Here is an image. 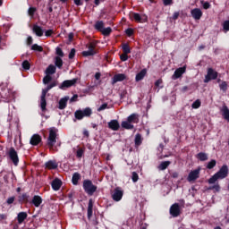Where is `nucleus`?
I'll use <instances>...</instances> for the list:
<instances>
[{
  "instance_id": "nucleus-1",
  "label": "nucleus",
  "mask_w": 229,
  "mask_h": 229,
  "mask_svg": "<svg viewBox=\"0 0 229 229\" xmlns=\"http://www.w3.org/2000/svg\"><path fill=\"white\" fill-rule=\"evenodd\" d=\"M228 176V165H224L208 181L210 185L216 183L217 180H225Z\"/></svg>"
},
{
  "instance_id": "nucleus-2",
  "label": "nucleus",
  "mask_w": 229,
  "mask_h": 229,
  "mask_svg": "<svg viewBox=\"0 0 229 229\" xmlns=\"http://www.w3.org/2000/svg\"><path fill=\"white\" fill-rule=\"evenodd\" d=\"M82 187L88 196H94V192L98 191V186L94 185L89 179L83 181Z\"/></svg>"
},
{
  "instance_id": "nucleus-3",
  "label": "nucleus",
  "mask_w": 229,
  "mask_h": 229,
  "mask_svg": "<svg viewBox=\"0 0 229 229\" xmlns=\"http://www.w3.org/2000/svg\"><path fill=\"white\" fill-rule=\"evenodd\" d=\"M57 130L55 128H51L49 130L48 138L47 140V146H48L49 149H53L55 148V144H56V134Z\"/></svg>"
},
{
  "instance_id": "nucleus-4",
  "label": "nucleus",
  "mask_w": 229,
  "mask_h": 229,
  "mask_svg": "<svg viewBox=\"0 0 229 229\" xmlns=\"http://www.w3.org/2000/svg\"><path fill=\"white\" fill-rule=\"evenodd\" d=\"M92 115V109L90 107H86L84 109H79L75 111L74 117L77 121H81L83 117H90Z\"/></svg>"
},
{
  "instance_id": "nucleus-5",
  "label": "nucleus",
  "mask_w": 229,
  "mask_h": 229,
  "mask_svg": "<svg viewBox=\"0 0 229 229\" xmlns=\"http://www.w3.org/2000/svg\"><path fill=\"white\" fill-rule=\"evenodd\" d=\"M218 72H216L212 68L208 69V73L205 76L204 83H208L209 81H212V80H217Z\"/></svg>"
},
{
  "instance_id": "nucleus-6",
  "label": "nucleus",
  "mask_w": 229,
  "mask_h": 229,
  "mask_svg": "<svg viewBox=\"0 0 229 229\" xmlns=\"http://www.w3.org/2000/svg\"><path fill=\"white\" fill-rule=\"evenodd\" d=\"M8 157L13 162V165H19V155L14 148H11L8 152Z\"/></svg>"
},
{
  "instance_id": "nucleus-7",
  "label": "nucleus",
  "mask_w": 229,
  "mask_h": 229,
  "mask_svg": "<svg viewBox=\"0 0 229 229\" xmlns=\"http://www.w3.org/2000/svg\"><path fill=\"white\" fill-rule=\"evenodd\" d=\"M199 173H201V167H198L197 169L191 171L188 174L187 181L190 182H196V180L199 178Z\"/></svg>"
},
{
  "instance_id": "nucleus-8",
  "label": "nucleus",
  "mask_w": 229,
  "mask_h": 229,
  "mask_svg": "<svg viewBox=\"0 0 229 229\" xmlns=\"http://www.w3.org/2000/svg\"><path fill=\"white\" fill-rule=\"evenodd\" d=\"M76 83H78V79L67 80L62 82V84L59 86V89H61V90H64V89L74 87Z\"/></svg>"
},
{
  "instance_id": "nucleus-9",
  "label": "nucleus",
  "mask_w": 229,
  "mask_h": 229,
  "mask_svg": "<svg viewBox=\"0 0 229 229\" xmlns=\"http://www.w3.org/2000/svg\"><path fill=\"white\" fill-rule=\"evenodd\" d=\"M182 214L180 204L174 203L170 207V215L172 217H178Z\"/></svg>"
},
{
  "instance_id": "nucleus-10",
  "label": "nucleus",
  "mask_w": 229,
  "mask_h": 229,
  "mask_svg": "<svg viewBox=\"0 0 229 229\" xmlns=\"http://www.w3.org/2000/svg\"><path fill=\"white\" fill-rule=\"evenodd\" d=\"M123 191H121V188L117 187L114 189V193L112 194V199L114 201H121L123 199Z\"/></svg>"
},
{
  "instance_id": "nucleus-11",
  "label": "nucleus",
  "mask_w": 229,
  "mask_h": 229,
  "mask_svg": "<svg viewBox=\"0 0 229 229\" xmlns=\"http://www.w3.org/2000/svg\"><path fill=\"white\" fill-rule=\"evenodd\" d=\"M185 71H187L185 66L177 68L172 76V80H178V78H182V75L185 74Z\"/></svg>"
},
{
  "instance_id": "nucleus-12",
  "label": "nucleus",
  "mask_w": 229,
  "mask_h": 229,
  "mask_svg": "<svg viewBox=\"0 0 229 229\" xmlns=\"http://www.w3.org/2000/svg\"><path fill=\"white\" fill-rule=\"evenodd\" d=\"M40 142H42V136L39 134H34L31 136L30 140V144L31 146H38V144H40Z\"/></svg>"
},
{
  "instance_id": "nucleus-13",
  "label": "nucleus",
  "mask_w": 229,
  "mask_h": 229,
  "mask_svg": "<svg viewBox=\"0 0 229 229\" xmlns=\"http://www.w3.org/2000/svg\"><path fill=\"white\" fill-rule=\"evenodd\" d=\"M191 17H193L195 21H199V19L203 17V12H201V9L199 8L192 9L191 11Z\"/></svg>"
},
{
  "instance_id": "nucleus-14",
  "label": "nucleus",
  "mask_w": 229,
  "mask_h": 229,
  "mask_svg": "<svg viewBox=\"0 0 229 229\" xmlns=\"http://www.w3.org/2000/svg\"><path fill=\"white\" fill-rule=\"evenodd\" d=\"M126 80V74L123 73H116L112 78V85H115V83L119 81H124Z\"/></svg>"
},
{
  "instance_id": "nucleus-15",
  "label": "nucleus",
  "mask_w": 229,
  "mask_h": 229,
  "mask_svg": "<svg viewBox=\"0 0 229 229\" xmlns=\"http://www.w3.org/2000/svg\"><path fill=\"white\" fill-rule=\"evenodd\" d=\"M107 126L109 130H112L113 131H118L119 128H121L119 121L117 120H111L110 122H108Z\"/></svg>"
},
{
  "instance_id": "nucleus-16",
  "label": "nucleus",
  "mask_w": 229,
  "mask_h": 229,
  "mask_svg": "<svg viewBox=\"0 0 229 229\" xmlns=\"http://www.w3.org/2000/svg\"><path fill=\"white\" fill-rule=\"evenodd\" d=\"M16 219H17L18 225H22L24 221L28 219V213L24 211L18 213Z\"/></svg>"
},
{
  "instance_id": "nucleus-17",
  "label": "nucleus",
  "mask_w": 229,
  "mask_h": 229,
  "mask_svg": "<svg viewBox=\"0 0 229 229\" xmlns=\"http://www.w3.org/2000/svg\"><path fill=\"white\" fill-rule=\"evenodd\" d=\"M42 197L38 196V195H35L31 201L30 204L34 205V207H36V208H38V207H40V205H42Z\"/></svg>"
},
{
  "instance_id": "nucleus-18",
  "label": "nucleus",
  "mask_w": 229,
  "mask_h": 229,
  "mask_svg": "<svg viewBox=\"0 0 229 229\" xmlns=\"http://www.w3.org/2000/svg\"><path fill=\"white\" fill-rule=\"evenodd\" d=\"M45 167L49 171H53L55 169H58V163H56V161L49 160L45 163Z\"/></svg>"
},
{
  "instance_id": "nucleus-19",
  "label": "nucleus",
  "mask_w": 229,
  "mask_h": 229,
  "mask_svg": "<svg viewBox=\"0 0 229 229\" xmlns=\"http://www.w3.org/2000/svg\"><path fill=\"white\" fill-rule=\"evenodd\" d=\"M62 180L55 178L52 181L51 185L53 191H60V188L62 187Z\"/></svg>"
},
{
  "instance_id": "nucleus-20",
  "label": "nucleus",
  "mask_w": 229,
  "mask_h": 229,
  "mask_svg": "<svg viewBox=\"0 0 229 229\" xmlns=\"http://www.w3.org/2000/svg\"><path fill=\"white\" fill-rule=\"evenodd\" d=\"M32 31L33 33H35V35H37V37H43L44 36V30L42 29V27L34 24L32 27Z\"/></svg>"
},
{
  "instance_id": "nucleus-21",
  "label": "nucleus",
  "mask_w": 229,
  "mask_h": 229,
  "mask_svg": "<svg viewBox=\"0 0 229 229\" xmlns=\"http://www.w3.org/2000/svg\"><path fill=\"white\" fill-rule=\"evenodd\" d=\"M18 202L20 204L22 203H30V194L28 193H22L21 195L18 196Z\"/></svg>"
},
{
  "instance_id": "nucleus-22",
  "label": "nucleus",
  "mask_w": 229,
  "mask_h": 229,
  "mask_svg": "<svg viewBox=\"0 0 229 229\" xmlns=\"http://www.w3.org/2000/svg\"><path fill=\"white\" fill-rule=\"evenodd\" d=\"M69 101V97H64L59 100V110H65L67 108V102Z\"/></svg>"
},
{
  "instance_id": "nucleus-23",
  "label": "nucleus",
  "mask_w": 229,
  "mask_h": 229,
  "mask_svg": "<svg viewBox=\"0 0 229 229\" xmlns=\"http://www.w3.org/2000/svg\"><path fill=\"white\" fill-rule=\"evenodd\" d=\"M128 123L137 124L139 123V114H131L127 117Z\"/></svg>"
},
{
  "instance_id": "nucleus-24",
  "label": "nucleus",
  "mask_w": 229,
  "mask_h": 229,
  "mask_svg": "<svg viewBox=\"0 0 229 229\" xmlns=\"http://www.w3.org/2000/svg\"><path fill=\"white\" fill-rule=\"evenodd\" d=\"M220 112H222V115H223L224 119H225V121H228V123H229V109H228V106H226V105H224L222 106Z\"/></svg>"
},
{
  "instance_id": "nucleus-25",
  "label": "nucleus",
  "mask_w": 229,
  "mask_h": 229,
  "mask_svg": "<svg viewBox=\"0 0 229 229\" xmlns=\"http://www.w3.org/2000/svg\"><path fill=\"white\" fill-rule=\"evenodd\" d=\"M148 74V70L142 69L140 72L136 74L135 80L136 81H141V80H144V77Z\"/></svg>"
},
{
  "instance_id": "nucleus-26",
  "label": "nucleus",
  "mask_w": 229,
  "mask_h": 229,
  "mask_svg": "<svg viewBox=\"0 0 229 229\" xmlns=\"http://www.w3.org/2000/svg\"><path fill=\"white\" fill-rule=\"evenodd\" d=\"M93 208H94V202L92 201V199H90L88 204V219H90V217H92Z\"/></svg>"
},
{
  "instance_id": "nucleus-27",
  "label": "nucleus",
  "mask_w": 229,
  "mask_h": 229,
  "mask_svg": "<svg viewBox=\"0 0 229 229\" xmlns=\"http://www.w3.org/2000/svg\"><path fill=\"white\" fill-rule=\"evenodd\" d=\"M80 180H81V174L78 172L74 173L72 177V185H78V182H80Z\"/></svg>"
},
{
  "instance_id": "nucleus-28",
  "label": "nucleus",
  "mask_w": 229,
  "mask_h": 229,
  "mask_svg": "<svg viewBox=\"0 0 229 229\" xmlns=\"http://www.w3.org/2000/svg\"><path fill=\"white\" fill-rule=\"evenodd\" d=\"M95 30H97V31H103L104 28H105V22H103V21H96L95 25H94Z\"/></svg>"
},
{
  "instance_id": "nucleus-29",
  "label": "nucleus",
  "mask_w": 229,
  "mask_h": 229,
  "mask_svg": "<svg viewBox=\"0 0 229 229\" xmlns=\"http://www.w3.org/2000/svg\"><path fill=\"white\" fill-rule=\"evenodd\" d=\"M121 126L122 128H124V130H133L135 128V126L128 122V120L122 122Z\"/></svg>"
},
{
  "instance_id": "nucleus-30",
  "label": "nucleus",
  "mask_w": 229,
  "mask_h": 229,
  "mask_svg": "<svg viewBox=\"0 0 229 229\" xmlns=\"http://www.w3.org/2000/svg\"><path fill=\"white\" fill-rule=\"evenodd\" d=\"M55 65L58 69H62V67H64V60H62V57L55 56Z\"/></svg>"
},
{
  "instance_id": "nucleus-31",
  "label": "nucleus",
  "mask_w": 229,
  "mask_h": 229,
  "mask_svg": "<svg viewBox=\"0 0 229 229\" xmlns=\"http://www.w3.org/2000/svg\"><path fill=\"white\" fill-rule=\"evenodd\" d=\"M197 158L200 160V162H206V160H208V155L205 152H199L197 154Z\"/></svg>"
},
{
  "instance_id": "nucleus-32",
  "label": "nucleus",
  "mask_w": 229,
  "mask_h": 229,
  "mask_svg": "<svg viewBox=\"0 0 229 229\" xmlns=\"http://www.w3.org/2000/svg\"><path fill=\"white\" fill-rule=\"evenodd\" d=\"M55 72H56V66H55L53 64H49L46 70V74H47V75L55 74Z\"/></svg>"
},
{
  "instance_id": "nucleus-33",
  "label": "nucleus",
  "mask_w": 229,
  "mask_h": 229,
  "mask_svg": "<svg viewBox=\"0 0 229 229\" xmlns=\"http://www.w3.org/2000/svg\"><path fill=\"white\" fill-rule=\"evenodd\" d=\"M123 53L125 55H130L131 53V49L130 48V45L128 43H123L122 45Z\"/></svg>"
},
{
  "instance_id": "nucleus-34",
  "label": "nucleus",
  "mask_w": 229,
  "mask_h": 229,
  "mask_svg": "<svg viewBox=\"0 0 229 229\" xmlns=\"http://www.w3.org/2000/svg\"><path fill=\"white\" fill-rule=\"evenodd\" d=\"M169 165H171V161H163L159 165L158 169H160V171H165V169L169 167Z\"/></svg>"
},
{
  "instance_id": "nucleus-35",
  "label": "nucleus",
  "mask_w": 229,
  "mask_h": 229,
  "mask_svg": "<svg viewBox=\"0 0 229 229\" xmlns=\"http://www.w3.org/2000/svg\"><path fill=\"white\" fill-rule=\"evenodd\" d=\"M134 19V21L136 22H142V16H140V14H139V13H132L131 14V19Z\"/></svg>"
},
{
  "instance_id": "nucleus-36",
  "label": "nucleus",
  "mask_w": 229,
  "mask_h": 229,
  "mask_svg": "<svg viewBox=\"0 0 229 229\" xmlns=\"http://www.w3.org/2000/svg\"><path fill=\"white\" fill-rule=\"evenodd\" d=\"M47 101H46V98H41L40 99V108L42 112H46L47 110Z\"/></svg>"
},
{
  "instance_id": "nucleus-37",
  "label": "nucleus",
  "mask_w": 229,
  "mask_h": 229,
  "mask_svg": "<svg viewBox=\"0 0 229 229\" xmlns=\"http://www.w3.org/2000/svg\"><path fill=\"white\" fill-rule=\"evenodd\" d=\"M217 165V161L216 159H211L206 165L208 169H214Z\"/></svg>"
},
{
  "instance_id": "nucleus-38",
  "label": "nucleus",
  "mask_w": 229,
  "mask_h": 229,
  "mask_svg": "<svg viewBox=\"0 0 229 229\" xmlns=\"http://www.w3.org/2000/svg\"><path fill=\"white\" fill-rule=\"evenodd\" d=\"M135 146H140V144H142V136L140 135V133H137L135 136Z\"/></svg>"
},
{
  "instance_id": "nucleus-39",
  "label": "nucleus",
  "mask_w": 229,
  "mask_h": 229,
  "mask_svg": "<svg viewBox=\"0 0 229 229\" xmlns=\"http://www.w3.org/2000/svg\"><path fill=\"white\" fill-rule=\"evenodd\" d=\"M100 33H102L104 37H108L110 36V33H112V28L110 27L104 28V30H100Z\"/></svg>"
},
{
  "instance_id": "nucleus-40",
  "label": "nucleus",
  "mask_w": 229,
  "mask_h": 229,
  "mask_svg": "<svg viewBox=\"0 0 229 229\" xmlns=\"http://www.w3.org/2000/svg\"><path fill=\"white\" fill-rule=\"evenodd\" d=\"M32 51H38V53H42L44 51V47L38 46V44H34L31 46Z\"/></svg>"
},
{
  "instance_id": "nucleus-41",
  "label": "nucleus",
  "mask_w": 229,
  "mask_h": 229,
  "mask_svg": "<svg viewBox=\"0 0 229 229\" xmlns=\"http://www.w3.org/2000/svg\"><path fill=\"white\" fill-rule=\"evenodd\" d=\"M21 67L25 71H30V69H31V64H30V61L25 60V61L22 62Z\"/></svg>"
},
{
  "instance_id": "nucleus-42",
  "label": "nucleus",
  "mask_w": 229,
  "mask_h": 229,
  "mask_svg": "<svg viewBox=\"0 0 229 229\" xmlns=\"http://www.w3.org/2000/svg\"><path fill=\"white\" fill-rule=\"evenodd\" d=\"M220 90H223L224 92H226L228 90V83L226 81H222L221 84H219Z\"/></svg>"
},
{
  "instance_id": "nucleus-43",
  "label": "nucleus",
  "mask_w": 229,
  "mask_h": 229,
  "mask_svg": "<svg viewBox=\"0 0 229 229\" xmlns=\"http://www.w3.org/2000/svg\"><path fill=\"white\" fill-rule=\"evenodd\" d=\"M55 55H57V56H59V58H64V56H65V55L64 54V50H62V48H60V47H57L55 48Z\"/></svg>"
},
{
  "instance_id": "nucleus-44",
  "label": "nucleus",
  "mask_w": 229,
  "mask_h": 229,
  "mask_svg": "<svg viewBox=\"0 0 229 229\" xmlns=\"http://www.w3.org/2000/svg\"><path fill=\"white\" fill-rule=\"evenodd\" d=\"M199 106H201V100L200 99L195 100L191 105V108H194V109H198V108H199Z\"/></svg>"
},
{
  "instance_id": "nucleus-45",
  "label": "nucleus",
  "mask_w": 229,
  "mask_h": 229,
  "mask_svg": "<svg viewBox=\"0 0 229 229\" xmlns=\"http://www.w3.org/2000/svg\"><path fill=\"white\" fill-rule=\"evenodd\" d=\"M35 12H37V7H30L28 10V13L30 15V17H31V19H33V17H35Z\"/></svg>"
},
{
  "instance_id": "nucleus-46",
  "label": "nucleus",
  "mask_w": 229,
  "mask_h": 229,
  "mask_svg": "<svg viewBox=\"0 0 229 229\" xmlns=\"http://www.w3.org/2000/svg\"><path fill=\"white\" fill-rule=\"evenodd\" d=\"M98 52H92L91 50H88V51H83L82 52V56H94V55H96Z\"/></svg>"
},
{
  "instance_id": "nucleus-47",
  "label": "nucleus",
  "mask_w": 229,
  "mask_h": 229,
  "mask_svg": "<svg viewBox=\"0 0 229 229\" xmlns=\"http://www.w3.org/2000/svg\"><path fill=\"white\" fill-rule=\"evenodd\" d=\"M209 191H216V192H219V191H221V186L219 185V183H216L213 186H210L208 188Z\"/></svg>"
},
{
  "instance_id": "nucleus-48",
  "label": "nucleus",
  "mask_w": 229,
  "mask_h": 229,
  "mask_svg": "<svg viewBox=\"0 0 229 229\" xmlns=\"http://www.w3.org/2000/svg\"><path fill=\"white\" fill-rule=\"evenodd\" d=\"M131 180L133 183H137V182H139V174H137V172H132Z\"/></svg>"
},
{
  "instance_id": "nucleus-49",
  "label": "nucleus",
  "mask_w": 229,
  "mask_h": 229,
  "mask_svg": "<svg viewBox=\"0 0 229 229\" xmlns=\"http://www.w3.org/2000/svg\"><path fill=\"white\" fill-rule=\"evenodd\" d=\"M88 51H91L93 53H96V44L94 43H89L88 46Z\"/></svg>"
},
{
  "instance_id": "nucleus-50",
  "label": "nucleus",
  "mask_w": 229,
  "mask_h": 229,
  "mask_svg": "<svg viewBox=\"0 0 229 229\" xmlns=\"http://www.w3.org/2000/svg\"><path fill=\"white\" fill-rule=\"evenodd\" d=\"M53 80V78L50 76V75H46L44 78H43V83L45 85H47V83L51 82V81Z\"/></svg>"
},
{
  "instance_id": "nucleus-51",
  "label": "nucleus",
  "mask_w": 229,
  "mask_h": 229,
  "mask_svg": "<svg viewBox=\"0 0 229 229\" xmlns=\"http://www.w3.org/2000/svg\"><path fill=\"white\" fill-rule=\"evenodd\" d=\"M223 30L226 33V31H229V20H226L223 23Z\"/></svg>"
},
{
  "instance_id": "nucleus-52",
  "label": "nucleus",
  "mask_w": 229,
  "mask_h": 229,
  "mask_svg": "<svg viewBox=\"0 0 229 229\" xmlns=\"http://www.w3.org/2000/svg\"><path fill=\"white\" fill-rule=\"evenodd\" d=\"M85 153V149L83 148H79L76 152V157L77 158H81L83 157V154Z\"/></svg>"
},
{
  "instance_id": "nucleus-53",
  "label": "nucleus",
  "mask_w": 229,
  "mask_h": 229,
  "mask_svg": "<svg viewBox=\"0 0 229 229\" xmlns=\"http://www.w3.org/2000/svg\"><path fill=\"white\" fill-rule=\"evenodd\" d=\"M68 56L70 60H72L76 56V48H72Z\"/></svg>"
},
{
  "instance_id": "nucleus-54",
  "label": "nucleus",
  "mask_w": 229,
  "mask_h": 229,
  "mask_svg": "<svg viewBox=\"0 0 229 229\" xmlns=\"http://www.w3.org/2000/svg\"><path fill=\"white\" fill-rule=\"evenodd\" d=\"M106 108H108V104L104 103L98 108V112H103V110H106Z\"/></svg>"
},
{
  "instance_id": "nucleus-55",
  "label": "nucleus",
  "mask_w": 229,
  "mask_h": 229,
  "mask_svg": "<svg viewBox=\"0 0 229 229\" xmlns=\"http://www.w3.org/2000/svg\"><path fill=\"white\" fill-rule=\"evenodd\" d=\"M201 4H202L204 10H208V8H210V3L201 1Z\"/></svg>"
},
{
  "instance_id": "nucleus-56",
  "label": "nucleus",
  "mask_w": 229,
  "mask_h": 229,
  "mask_svg": "<svg viewBox=\"0 0 229 229\" xmlns=\"http://www.w3.org/2000/svg\"><path fill=\"white\" fill-rule=\"evenodd\" d=\"M120 59H121L122 62H126L128 60V54H124V53L120 55Z\"/></svg>"
},
{
  "instance_id": "nucleus-57",
  "label": "nucleus",
  "mask_w": 229,
  "mask_h": 229,
  "mask_svg": "<svg viewBox=\"0 0 229 229\" xmlns=\"http://www.w3.org/2000/svg\"><path fill=\"white\" fill-rule=\"evenodd\" d=\"M125 33L128 37H131L133 35V29L129 28L125 30Z\"/></svg>"
},
{
  "instance_id": "nucleus-58",
  "label": "nucleus",
  "mask_w": 229,
  "mask_h": 229,
  "mask_svg": "<svg viewBox=\"0 0 229 229\" xmlns=\"http://www.w3.org/2000/svg\"><path fill=\"white\" fill-rule=\"evenodd\" d=\"M13 201H15V197H10L7 199L6 203L7 205H12L13 204Z\"/></svg>"
},
{
  "instance_id": "nucleus-59",
  "label": "nucleus",
  "mask_w": 229,
  "mask_h": 229,
  "mask_svg": "<svg viewBox=\"0 0 229 229\" xmlns=\"http://www.w3.org/2000/svg\"><path fill=\"white\" fill-rule=\"evenodd\" d=\"M53 33H55V31H53V30H47L45 32V37H51V35H53Z\"/></svg>"
},
{
  "instance_id": "nucleus-60",
  "label": "nucleus",
  "mask_w": 229,
  "mask_h": 229,
  "mask_svg": "<svg viewBox=\"0 0 229 229\" xmlns=\"http://www.w3.org/2000/svg\"><path fill=\"white\" fill-rule=\"evenodd\" d=\"M163 4L165 6H170V4H173V0H163Z\"/></svg>"
},
{
  "instance_id": "nucleus-61",
  "label": "nucleus",
  "mask_w": 229,
  "mask_h": 229,
  "mask_svg": "<svg viewBox=\"0 0 229 229\" xmlns=\"http://www.w3.org/2000/svg\"><path fill=\"white\" fill-rule=\"evenodd\" d=\"M178 17H180V13H179V12H175V13H174V14H173L172 19H173L174 21H176V20H178Z\"/></svg>"
},
{
  "instance_id": "nucleus-62",
  "label": "nucleus",
  "mask_w": 229,
  "mask_h": 229,
  "mask_svg": "<svg viewBox=\"0 0 229 229\" xmlns=\"http://www.w3.org/2000/svg\"><path fill=\"white\" fill-rule=\"evenodd\" d=\"M6 219H8V215L0 214V221H6Z\"/></svg>"
},
{
  "instance_id": "nucleus-63",
  "label": "nucleus",
  "mask_w": 229,
  "mask_h": 229,
  "mask_svg": "<svg viewBox=\"0 0 229 229\" xmlns=\"http://www.w3.org/2000/svg\"><path fill=\"white\" fill-rule=\"evenodd\" d=\"M33 44V38L31 36H29L27 38V45L31 46Z\"/></svg>"
},
{
  "instance_id": "nucleus-64",
  "label": "nucleus",
  "mask_w": 229,
  "mask_h": 229,
  "mask_svg": "<svg viewBox=\"0 0 229 229\" xmlns=\"http://www.w3.org/2000/svg\"><path fill=\"white\" fill-rule=\"evenodd\" d=\"M162 83H163L162 79H159V80L156 81L155 87H160V85H162Z\"/></svg>"
}]
</instances>
